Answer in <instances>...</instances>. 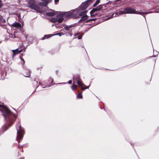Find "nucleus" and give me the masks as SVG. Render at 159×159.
<instances>
[{
    "label": "nucleus",
    "instance_id": "34",
    "mask_svg": "<svg viewBox=\"0 0 159 159\" xmlns=\"http://www.w3.org/2000/svg\"><path fill=\"white\" fill-rule=\"evenodd\" d=\"M83 35H80L78 36L76 38H77L79 39H82Z\"/></svg>",
    "mask_w": 159,
    "mask_h": 159
},
{
    "label": "nucleus",
    "instance_id": "38",
    "mask_svg": "<svg viewBox=\"0 0 159 159\" xmlns=\"http://www.w3.org/2000/svg\"><path fill=\"white\" fill-rule=\"evenodd\" d=\"M3 6V4L2 3H0V8H1Z\"/></svg>",
    "mask_w": 159,
    "mask_h": 159
},
{
    "label": "nucleus",
    "instance_id": "60",
    "mask_svg": "<svg viewBox=\"0 0 159 159\" xmlns=\"http://www.w3.org/2000/svg\"><path fill=\"white\" fill-rule=\"evenodd\" d=\"M21 151H22V152H23V149H22V150H21Z\"/></svg>",
    "mask_w": 159,
    "mask_h": 159
},
{
    "label": "nucleus",
    "instance_id": "24",
    "mask_svg": "<svg viewBox=\"0 0 159 159\" xmlns=\"http://www.w3.org/2000/svg\"><path fill=\"white\" fill-rule=\"evenodd\" d=\"M97 11H98L97 10V8L96 7L95 8L93 9L90 11V14H91V13H94Z\"/></svg>",
    "mask_w": 159,
    "mask_h": 159
},
{
    "label": "nucleus",
    "instance_id": "17",
    "mask_svg": "<svg viewBox=\"0 0 159 159\" xmlns=\"http://www.w3.org/2000/svg\"><path fill=\"white\" fill-rule=\"evenodd\" d=\"M46 14L48 16H53L56 14V13L54 12H48L46 13Z\"/></svg>",
    "mask_w": 159,
    "mask_h": 159
},
{
    "label": "nucleus",
    "instance_id": "16",
    "mask_svg": "<svg viewBox=\"0 0 159 159\" xmlns=\"http://www.w3.org/2000/svg\"><path fill=\"white\" fill-rule=\"evenodd\" d=\"M87 12V11H83L79 14V16H82V17L85 16H87L86 15Z\"/></svg>",
    "mask_w": 159,
    "mask_h": 159
},
{
    "label": "nucleus",
    "instance_id": "8",
    "mask_svg": "<svg viewBox=\"0 0 159 159\" xmlns=\"http://www.w3.org/2000/svg\"><path fill=\"white\" fill-rule=\"evenodd\" d=\"M56 17L58 20V23H61L64 20L63 17H64L63 12L57 15Z\"/></svg>",
    "mask_w": 159,
    "mask_h": 159
},
{
    "label": "nucleus",
    "instance_id": "45",
    "mask_svg": "<svg viewBox=\"0 0 159 159\" xmlns=\"http://www.w3.org/2000/svg\"><path fill=\"white\" fill-rule=\"evenodd\" d=\"M90 86V85H89V86H88L86 87V89H88L89 88V86Z\"/></svg>",
    "mask_w": 159,
    "mask_h": 159
},
{
    "label": "nucleus",
    "instance_id": "44",
    "mask_svg": "<svg viewBox=\"0 0 159 159\" xmlns=\"http://www.w3.org/2000/svg\"><path fill=\"white\" fill-rule=\"evenodd\" d=\"M53 81H54V80H53V79L52 78V80H51V83H53Z\"/></svg>",
    "mask_w": 159,
    "mask_h": 159
},
{
    "label": "nucleus",
    "instance_id": "39",
    "mask_svg": "<svg viewBox=\"0 0 159 159\" xmlns=\"http://www.w3.org/2000/svg\"><path fill=\"white\" fill-rule=\"evenodd\" d=\"M91 28V27H89L88 29H87V30H86L85 31V32H87Z\"/></svg>",
    "mask_w": 159,
    "mask_h": 159
},
{
    "label": "nucleus",
    "instance_id": "11",
    "mask_svg": "<svg viewBox=\"0 0 159 159\" xmlns=\"http://www.w3.org/2000/svg\"><path fill=\"white\" fill-rule=\"evenodd\" d=\"M28 7L34 10H37L39 9V7L35 4L32 5H29Z\"/></svg>",
    "mask_w": 159,
    "mask_h": 159
},
{
    "label": "nucleus",
    "instance_id": "28",
    "mask_svg": "<svg viewBox=\"0 0 159 159\" xmlns=\"http://www.w3.org/2000/svg\"><path fill=\"white\" fill-rule=\"evenodd\" d=\"M77 26L76 23H75L70 25H69V28L74 27Z\"/></svg>",
    "mask_w": 159,
    "mask_h": 159
},
{
    "label": "nucleus",
    "instance_id": "57",
    "mask_svg": "<svg viewBox=\"0 0 159 159\" xmlns=\"http://www.w3.org/2000/svg\"><path fill=\"white\" fill-rule=\"evenodd\" d=\"M39 84H40V85L41 84L40 82H39Z\"/></svg>",
    "mask_w": 159,
    "mask_h": 159
},
{
    "label": "nucleus",
    "instance_id": "59",
    "mask_svg": "<svg viewBox=\"0 0 159 159\" xmlns=\"http://www.w3.org/2000/svg\"><path fill=\"white\" fill-rule=\"evenodd\" d=\"M21 151H22V152H23V149H22V150H21Z\"/></svg>",
    "mask_w": 159,
    "mask_h": 159
},
{
    "label": "nucleus",
    "instance_id": "50",
    "mask_svg": "<svg viewBox=\"0 0 159 159\" xmlns=\"http://www.w3.org/2000/svg\"><path fill=\"white\" fill-rule=\"evenodd\" d=\"M51 86V85H48L47 87H50Z\"/></svg>",
    "mask_w": 159,
    "mask_h": 159
},
{
    "label": "nucleus",
    "instance_id": "21",
    "mask_svg": "<svg viewBox=\"0 0 159 159\" xmlns=\"http://www.w3.org/2000/svg\"><path fill=\"white\" fill-rule=\"evenodd\" d=\"M101 14H99L98 13H91V14H90L91 16V17H95L97 16H100Z\"/></svg>",
    "mask_w": 159,
    "mask_h": 159
},
{
    "label": "nucleus",
    "instance_id": "20",
    "mask_svg": "<svg viewBox=\"0 0 159 159\" xmlns=\"http://www.w3.org/2000/svg\"><path fill=\"white\" fill-rule=\"evenodd\" d=\"M79 86H80L81 87H83V86L84 84L82 82V80H80L79 81H78L76 82V83Z\"/></svg>",
    "mask_w": 159,
    "mask_h": 159
},
{
    "label": "nucleus",
    "instance_id": "35",
    "mask_svg": "<svg viewBox=\"0 0 159 159\" xmlns=\"http://www.w3.org/2000/svg\"><path fill=\"white\" fill-rule=\"evenodd\" d=\"M68 83L69 84H72V81L71 80H69L68 82Z\"/></svg>",
    "mask_w": 159,
    "mask_h": 159
},
{
    "label": "nucleus",
    "instance_id": "51",
    "mask_svg": "<svg viewBox=\"0 0 159 159\" xmlns=\"http://www.w3.org/2000/svg\"><path fill=\"white\" fill-rule=\"evenodd\" d=\"M89 25V26H91L92 25L91 24H88V25Z\"/></svg>",
    "mask_w": 159,
    "mask_h": 159
},
{
    "label": "nucleus",
    "instance_id": "26",
    "mask_svg": "<svg viewBox=\"0 0 159 159\" xmlns=\"http://www.w3.org/2000/svg\"><path fill=\"white\" fill-rule=\"evenodd\" d=\"M82 92L79 93L77 96V98H78L81 99L83 98V96L82 94Z\"/></svg>",
    "mask_w": 159,
    "mask_h": 159
},
{
    "label": "nucleus",
    "instance_id": "52",
    "mask_svg": "<svg viewBox=\"0 0 159 159\" xmlns=\"http://www.w3.org/2000/svg\"><path fill=\"white\" fill-rule=\"evenodd\" d=\"M42 86V88H45V87H43V86H42H42Z\"/></svg>",
    "mask_w": 159,
    "mask_h": 159
},
{
    "label": "nucleus",
    "instance_id": "42",
    "mask_svg": "<svg viewBox=\"0 0 159 159\" xmlns=\"http://www.w3.org/2000/svg\"><path fill=\"white\" fill-rule=\"evenodd\" d=\"M23 147V146H20V145H18V148H20V147Z\"/></svg>",
    "mask_w": 159,
    "mask_h": 159
},
{
    "label": "nucleus",
    "instance_id": "53",
    "mask_svg": "<svg viewBox=\"0 0 159 159\" xmlns=\"http://www.w3.org/2000/svg\"><path fill=\"white\" fill-rule=\"evenodd\" d=\"M13 109L15 111H16V109H15V108H13Z\"/></svg>",
    "mask_w": 159,
    "mask_h": 159
},
{
    "label": "nucleus",
    "instance_id": "30",
    "mask_svg": "<svg viewBox=\"0 0 159 159\" xmlns=\"http://www.w3.org/2000/svg\"><path fill=\"white\" fill-rule=\"evenodd\" d=\"M97 20V18H93V19H89L88 20H87L86 21V22H90V21H94L95 20Z\"/></svg>",
    "mask_w": 159,
    "mask_h": 159
},
{
    "label": "nucleus",
    "instance_id": "25",
    "mask_svg": "<svg viewBox=\"0 0 159 159\" xmlns=\"http://www.w3.org/2000/svg\"><path fill=\"white\" fill-rule=\"evenodd\" d=\"M19 57H20V59H21V60H22L23 61V63L22 64V68L24 69H25V66H23V65H24V64L25 63V61L24 60V59H23L20 56Z\"/></svg>",
    "mask_w": 159,
    "mask_h": 159
},
{
    "label": "nucleus",
    "instance_id": "6",
    "mask_svg": "<svg viewBox=\"0 0 159 159\" xmlns=\"http://www.w3.org/2000/svg\"><path fill=\"white\" fill-rule=\"evenodd\" d=\"M64 34L62 33H57V34H48V35L46 34V35H45L43 37H42V38L41 39V40H44L48 38L51 37L52 36L57 35H58L59 36H61L62 35H64Z\"/></svg>",
    "mask_w": 159,
    "mask_h": 159
},
{
    "label": "nucleus",
    "instance_id": "5",
    "mask_svg": "<svg viewBox=\"0 0 159 159\" xmlns=\"http://www.w3.org/2000/svg\"><path fill=\"white\" fill-rule=\"evenodd\" d=\"M124 10H126V14H138L143 15V12L137 11L135 9L131 7H127L125 8Z\"/></svg>",
    "mask_w": 159,
    "mask_h": 159
},
{
    "label": "nucleus",
    "instance_id": "58",
    "mask_svg": "<svg viewBox=\"0 0 159 159\" xmlns=\"http://www.w3.org/2000/svg\"><path fill=\"white\" fill-rule=\"evenodd\" d=\"M157 10H159V7L157 9Z\"/></svg>",
    "mask_w": 159,
    "mask_h": 159
},
{
    "label": "nucleus",
    "instance_id": "1",
    "mask_svg": "<svg viewBox=\"0 0 159 159\" xmlns=\"http://www.w3.org/2000/svg\"><path fill=\"white\" fill-rule=\"evenodd\" d=\"M0 109L1 115L4 117V120L7 123L5 124L0 129V136L7 130L14 123L16 118V116L12 113L11 111L5 106L0 104Z\"/></svg>",
    "mask_w": 159,
    "mask_h": 159
},
{
    "label": "nucleus",
    "instance_id": "47",
    "mask_svg": "<svg viewBox=\"0 0 159 159\" xmlns=\"http://www.w3.org/2000/svg\"><path fill=\"white\" fill-rule=\"evenodd\" d=\"M3 73H1V76H2V75H3Z\"/></svg>",
    "mask_w": 159,
    "mask_h": 159
},
{
    "label": "nucleus",
    "instance_id": "62",
    "mask_svg": "<svg viewBox=\"0 0 159 159\" xmlns=\"http://www.w3.org/2000/svg\"><path fill=\"white\" fill-rule=\"evenodd\" d=\"M16 38V37H15V36H14V38Z\"/></svg>",
    "mask_w": 159,
    "mask_h": 159
},
{
    "label": "nucleus",
    "instance_id": "56",
    "mask_svg": "<svg viewBox=\"0 0 159 159\" xmlns=\"http://www.w3.org/2000/svg\"><path fill=\"white\" fill-rule=\"evenodd\" d=\"M1 16H2L1 15H0V17H1Z\"/></svg>",
    "mask_w": 159,
    "mask_h": 159
},
{
    "label": "nucleus",
    "instance_id": "10",
    "mask_svg": "<svg viewBox=\"0 0 159 159\" xmlns=\"http://www.w3.org/2000/svg\"><path fill=\"white\" fill-rule=\"evenodd\" d=\"M23 25H21V24L18 22H15L13 23L12 26L13 27L17 28L18 29H20L22 28Z\"/></svg>",
    "mask_w": 159,
    "mask_h": 159
},
{
    "label": "nucleus",
    "instance_id": "31",
    "mask_svg": "<svg viewBox=\"0 0 159 159\" xmlns=\"http://www.w3.org/2000/svg\"><path fill=\"white\" fill-rule=\"evenodd\" d=\"M0 21L2 22V23H4L6 22L5 19L3 18L2 16H1V18H0Z\"/></svg>",
    "mask_w": 159,
    "mask_h": 159
},
{
    "label": "nucleus",
    "instance_id": "37",
    "mask_svg": "<svg viewBox=\"0 0 159 159\" xmlns=\"http://www.w3.org/2000/svg\"><path fill=\"white\" fill-rule=\"evenodd\" d=\"M82 87V89L83 91H84V90H85V89H86V88L85 87H83H83Z\"/></svg>",
    "mask_w": 159,
    "mask_h": 159
},
{
    "label": "nucleus",
    "instance_id": "49",
    "mask_svg": "<svg viewBox=\"0 0 159 159\" xmlns=\"http://www.w3.org/2000/svg\"><path fill=\"white\" fill-rule=\"evenodd\" d=\"M66 84V83H59V84Z\"/></svg>",
    "mask_w": 159,
    "mask_h": 159
},
{
    "label": "nucleus",
    "instance_id": "43",
    "mask_svg": "<svg viewBox=\"0 0 159 159\" xmlns=\"http://www.w3.org/2000/svg\"><path fill=\"white\" fill-rule=\"evenodd\" d=\"M59 1V0H54L55 2H58Z\"/></svg>",
    "mask_w": 159,
    "mask_h": 159
},
{
    "label": "nucleus",
    "instance_id": "27",
    "mask_svg": "<svg viewBox=\"0 0 159 159\" xmlns=\"http://www.w3.org/2000/svg\"><path fill=\"white\" fill-rule=\"evenodd\" d=\"M30 76V71H28L26 72L25 76L26 77H29Z\"/></svg>",
    "mask_w": 159,
    "mask_h": 159
},
{
    "label": "nucleus",
    "instance_id": "9",
    "mask_svg": "<svg viewBox=\"0 0 159 159\" xmlns=\"http://www.w3.org/2000/svg\"><path fill=\"white\" fill-rule=\"evenodd\" d=\"M81 80V79L80 78V75L79 74L73 76V81L75 83H76V82L78 80Z\"/></svg>",
    "mask_w": 159,
    "mask_h": 159
},
{
    "label": "nucleus",
    "instance_id": "7",
    "mask_svg": "<svg viewBox=\"0 0 159 159\" xmlns=\"http://www.w3.org/2000/svg\"><path fill=\"white\" fill-rule=\"evenodd\" d=\"M42 2H40L38 3L39 6L43 7H46L47 4L51 0H41Z\"/></svg>",
    "mask_w": 159,
    "mask_h": 159
},
{
    "label": "nucleus",
    "instance_id": "19",
    "mask_svg": "<svg viewBox=\"0 0 159 159\" xmlns=\"http://www.w3.org/2000/svg\"><path fill=\"white\" fill-rule=\"evenodd\" d=\"M51 21L52 22H54L56 23L58 22V19L57 18V17L56 18H52L51 19Z\"/></svg>",
    "mask_w": 159,
    "mask_h": 159
},
{
    "label": "nucleus",
    "instance_id": "13",
    "mask_svg": "<svg viewBox=\"0 0 159 159\" xmlns=\"http://www.w3.org/2000/svg\"><path fill=\"white\" fill-rule=\"evenodd\" d=\"M18 48H17L15 50H12L13 53V55L12 57V59H14V57L15 56L16 54H19V53H18Z\"/></svg>",
    "mask_w": 159,
    "mask_h": 159
},
{
    "label": "nucleus",
    "instance_id": "4",
    "mask_svg": "<svg viewBox=\"0 0 159 159\" xmlns=\"http://www.w3.org/2000/svg\"><path fill=\"white\" fill-rule=\"evenodd\" d=\"M92 0H87L84 3H82V5L78 8L75 9L78 12L80 11H83L86 9L89 5V3L92 2Z\"/></svg>",
    "mask_w": 159,
    "mask_h": 159
},
{
    "label": "nucleus",
    "instance_id": "40",
    "mask_svg": "<svg viewBox=\"0 0 159 159\" xmlns=\"http://www.w3.org/2000/svg\"><path fill=\"white\" fill-rule=\"evenodd\" d=\"M79 34V33H76L74 34V36H76L78 35Z\"/></svg>",
    "mask_w": 159,
    "mask_h": 159
},
{
    "label": "nucleus",
    "instance_id": "12",
    "mask_svg": "<svg viewBox=\"0 0 159 159\" xmlns=\"http://www.w3.org/2000/svg\"><path fill=\"white\" fill-rule=\"evenodd\" d=\"M118 14V13L117 12L115 13H113L111 15H109L108 17L106 19L107 20L110 19L115 17L116 16V15H117Z\"/></svg>",
    "mask_w": 159,
    "mask_h": 159
},
{
    "label": "nucleus",
    "instance_id": "15",
    "mask_svg": "<svg viewBox=\"0 0 159 159\" xmlns=\"http://www.w3.org/2000/svg\"><path fill=\"white\" fill-rule=\"evenodd\" d=\"M88 16H82L81 19L78 21V22H83L88 19Z\"/></svg>",
    "mask_w": 159,
    "mask_h": 159
},
{
    "label": "nucleus",
    "instance_id": "14",
    "mask_svg": "<svg viewBox=\"0 0 159 159\" xmlns=\"http://www.w3.org/2000/svg\"><path fill=\"white\" fill-rule=\"evenodd\" d=\"M159 13V11H148V12H143V15H146L147 14L151 13ZM143 17L145 18V16L143 15Z\"/></svg>",
    "mask_w": 159,
    "mask_h": 159
},
{
    "label": "nucleus",
    "instance_id": "29",
    "mask_svg": "<svg viewBox=\"0 0 159 159\" xmlns=\"http://www.w3.org/2000/svg\"><path fill=\"white\" fill-rule=\"evenodd\" d=\"M100 1L99 0H97L96 2L94 4L93 6L94 7H96L100 2Z\"/></svg>",
    "mask_w": 159,
    "mask_h": 159
},
{
    "label": "nucleus",
    "instance_id": "41",
    "mask_svg": "<svg viewBox=\"0 0 159 159\" xmlns=\"http://www.w3.org/2000/svg\"><path fill=\"white\" fill-rule=\"evenodd\" d=\"M121 0H115V1L116 2H117L120 1Z\"/></svg>",
    "mask_w": 159,
    "mask_h": 159
},
{
    "label": "nucleus",
    "instance_id": "22",
    "mask_svg": "<svg viewBox=\"0 0 159 159\" xmlns=\"http://www.w3.org/2000/svg\"><path fill=\"white\" fill-rule=\"evenodd\" d=\"M71 89L74 91L77 89V86L76 84H73L71 86Z\"/></svg>",
    "mask_w": 159,
    "mask_h": 159
},
{
    "label": "nucleus",
    "instance_id": "18",
    "mask_svg": "<svg viewBox=\"0 0 159 159\" xmlns=\"http://www.w3.org/2000/svg\"><path fill=\"white\" fill-rule=\"evenodd\" d=\"M36 2L35 0H30L28 2V3L29 5H32L35 4Z\"/></svg>",
    "mask_w": 159,
    "mask_h": 159
},
{
    "label": "nucleus",
    "instance_id": "23",
    "mask_svg": "<svg viewBox=\"0 0 159 159\" xmlns=\"http://www.w3.org/2000/svg\"><path fill=\"white\" fill-rule=\"evenodd\" d=\"M102 5H99L96 7L97 10L98 11L101 10L102 8Z\"/></svg>",
    "mask_w": 159,
    "mask_h": 159
},
{
    "label": "nucleus",
    "instance_id": "32",
    "mask_svg": "<svg viewBox=\"0 0 159 159\" xmlns=\"http://www.w3.org/2000/svg\"><path fill=\"white\" fill-rule=\"evenodd\" d=\"M118 13L120 14H126V10H124V11H120L118 12Z\"/></svg>",
    "mask_w": 159,
    "mask_h": 159
},
{
    "label": "nucleus",
    "instance_id": "55",
    "mask_svg": "<svg viewBox=\"0 0 159 159\" xmlns=\"http://www.w3.org/2000/svg\"><path fill=\"white\" fill-rule=\"evenodd\" d=\"M107 2V3H106V4H108L109 3V2Z\"/></svg>",
    "mask_w": 159,
    "mask_h": 159
},
{
    "label": "nucleus",
    "instance_id": "36",
    "mask_svg": "<svg viewBox=\"0 0 159 159\" xmlns=\"http://www.w3.org/2000/svg\"><path fill=\"white\" fill-rule=\"evenodd\" d=\"M23 49H21L20 50H18V53H20V52H22V51H23Z\"/></svg>",
    "mask_w": 159,
    "mask_h": 159
},
{
    "label": "nucleus",
    "instance_id": "33",
    "mask_svg": "<svg viewBox=\"0 0 159 159\" xmlns=\"http://www.w3.org/2000/svg\"><path fill=\"white\" fill-rule=\"evenodd\" d=\"M62 25L64 27V29H69V25H66L64 24H62Z\"/></svg>",
    "mask_w": 159,
    "mask_h": 159
},
{
    "label": "nucleus",
    "instance_id": "63",
    "mask_svg": "<svg viewBox=\"0 0 159 159\" xmlns=\"http://www.w3.org/2000/svg\"><path fill=\"white\" fill-rule=\"evenodd\" d=\"M1 43V42H0V43Z\"/></svg>",
    "mask_w": 159,
    "mask_h": 159
},
{
    "label": "nucleus",
    "instance_id": "48",
    "mask_svg": "<svg viewBox=\"0 0 159 159\" xmlns=\"http://www.w3.org/2000/svg\"><path fill=\"white\" fill-rule=\"evenodd\" d=\"M0 3H2V0H0Z\"/></svg>",
    "mask_w": 159,
    "mask_h": 159
},
{
    "label": "nucleus",
    "instance_id": "54",
    "mask_svg": "<svg viewBox=\"0 0 159 159\" xmlns=\"http://www.w3.org/2000/svg\"><path fill=\"white\" fill-rule=\"evenodd\" d=\"M35 82L37 84H38V82H37V81H35Z\"/></svg>",
    "mask_w": 159,
    "mask_h": 159
},
{
    "label": "nucleus",
    "instance_id": "2",
    "mask_svg": "<svg viewBox=\"0 0 159 159\" xmlns=\"http://www.w3.org/2000/svg\"><path fill=\"white\" fill-rule=\"evenodd\" d=\"M16 128L17 130L16 139L19 143L22 141L25 132L24 128L21 127L20 122H18L16 125Z\"/></svg>",
    "mask_w": 159,
    "mask_h": 159
},
{
    "label": "nucleus",
    "instance_id": "3",
    "mask_svg": "<svg viewBox=\"0 0 159 159\" xmlns=\"http://www.w3.org/2000/svg\"><path fill=\"white\" fill-rule=\"evenodd\" d=\"M77 11L75 9L70 11L63 12V13L65 18H70L72 17L74 18H77L79 17V16H77L78 12H76Z\"/></svg>",
    "mask_w": 159,
    "mask_h": 159
},
{
    "label": "nucleus",
    "instance_id": "61",
    "mask_svg": "<svg viewBox=\"0 0 159 159\" xmlns=\"http://www.w3.org/2000/svg\"><path fill=\"white\" fill-rule=\"evenodd\" d=\"M22 159H24V158H22Z\"/></svg>",
    "mask_w": 159,
    "mask_h": 159
},
{
    "label": "nucleus",
    "instance_id": "46",
    "mask_svg": "<svg viewBox=\"0 0 159 159\" xmlns=\"http://www.w3.org/2000/svg\"><path fill=\"white\" fill-rule=\"evenodd\" d=\"M66 31H69L68 29H66Z\"/></svg>",
    "mask_w": 159,
    "mask_h": 159
}]
</instances>
